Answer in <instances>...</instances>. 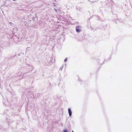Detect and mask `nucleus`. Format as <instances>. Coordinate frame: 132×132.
<instances>
[{"instance_id":"nucleus-1","label":"nucleus","mask_w":132,"mask_h":132,"mask_svg":"<svg viewBox=\"0 0 132 132\" xmlns=\"http://www.w3.org/2000/svg\"><path fill=\"white\" fill-rule=\"evenodd\" d=\"M68 110L69 115L70 116H71L72 114L71 111L70 109H68Z\"/></svg>"},{"instance_id":"nucleus-2","label":"nucleus","mask_w":132,"mask_h":132,"mask_svg":"<svg viewBox=\"0 0 132 132\" xmlns=\"http://www.w3.org/2000/svg\"><path fill=\"white\" fill-rule=\"evenodd\" d=\"M76 31L78 32H79L80 31L78 29H76Z\"/></svg>"},{"instance_id":"nucleus-3","label":"nucleus","mask_w":132,"mask_h":132,"mask_svg":"<svg viewBox=\"0 0 132 132\" xmlns=\"http://www.w3.org/2000/svg\"><path fill=\"white\" fill-rule=\"evenodd\" d=\"M63 132H67V130H64Z\"/></svg>"},{"instance_id":"nucleus-4","label":"nucleus","mask_w":132,"mask_h":132,"mask_svg":"<svg viewBox=\"0 0 132 132\" xmlns=\"http://www.w3.org/2000/svg\"><path fill=\"white\" fill-rule=\"evenodd\" d=\"M67 60V59H66L65 60V61H66Z\"/></svg>"},{"instance_id":"nucleus-5","label":"nucleus","mask_w":132,"mask_h":132,"mask_svg":"<svg viewBox=\"0 0 132 132\" xmlns=\"http://www.w3.org/2000/svg\"><path fill=\"white\" fill-rule=\"evenodd\" d=\"M72 132H73V131H72Z\"/></svg>"}]
</instances>
